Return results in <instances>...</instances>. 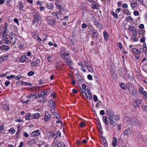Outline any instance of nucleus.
Masks as SVG:
<instances>
[{"label": "nucleus", "mask_w": 147, "mask_h": 147, "mask_svg": "<svg viewBox=\"0 0 147 147\" xmlns=\"http://www.w3.org/2000/svg\"><path fill=\"white\" fill-rule=\"evenodd\" d=\"M107 113L109 116L108 119L109 120L111 125L115 127L116 126V124L115 123L113 119L114 116V112L111 109L108 108L106 109Z\"/></svg>", "instance_id": "obj_1"}, {"label": "nucleus", "mask_w": 147, "mask_h": 147, "mask_svg": "<svg viewBox=\"0 0 147 147\" xmlns=\"http://www.w3.org/2000/svg\"><path fill=\"white\" fill-rule=\"evenodd\" d=\"M127 123L128 125L134 126H140L141 125V123L138 119L134 118L131 117L127 121Z\"/></svg>", "instance_id": "obj_2"}, {"label": "nucleus", "mask_w": 147, "mask_h": 147, "mask_svg": "<svg viewBox=\"0 0 147 147\" xmlns=\"http://www.w3.org/2000/svg\"><path fill=\"white\" fill-rule=\"evenodd\" d=\"M33 20L32 21V24L36 25V26L41 19V16L38 12L36 13L33 15Z\"/></svg>", "instance_id": "obj_3"}, {"label": "nucleus", "mask_w": 147, "mask_h": 147, "mask_svg": "<svg viewBox=\"0 0 147 147\" xmlns=\"http://www.w3.org/2000/svg\"><path fill=\"white\" fill-rule=\"evenodd\" d=\"M16 40V38L15 37H10L9 40L8 39L7 40L5 43L7 44L10 43L12 45H13L15 43Z\"/></svg>", "instance_id": "obj_4"}, {"label": "nucleus", "mask_w": 147, "mask_h": 147, "mask_svg": "<svg viewBox=\"0 0 147 147\" xmlns=\"http://www.w3.org/2000/svg\"><path fill=\"white\" fill-rule=\"evenodd\" d=\"M40 60L38 59H34L33 61L31 63V65L33 67H35L38 66L40 62Z\"/></svg>", "instance_id": "obj_5"}, {"label": "nucleus", "mask_w": 147, "mask_h": 147, "mask_svg": "<svg viewBox=\"0 0 147 147\" xmlns=\"http://www.w3.org/2000/svg\"><path fill=\"white\" fill-rule=\"evenodd\" d=\"M61 57L64 59H65L67 57H69V54L67 53H65L63 50L61 51Z\"/></svg>", "instance_id": "obj_6"}, {"label": "nucleus", "mask_w": 147, "mask_h": 147, "mask_svg": "<svg viewBox=\"0 0 147 147\" xmlns=\"http://www.w3.org/2000/svg\"><path fill=\"white\" fill-rule=\"evenodd\" d=\"M40 132L39 130H34L31 133L32 137L37 136L40 135Z\"/></svg>", "instance_id": "obj_7"}, {"label": "nucleus", "mask_w": 147, "mask_h": 147, "mask_svg": "<svg viewBox=\"0 0 147 147\" xmlns=\"http://www.w3.org/2000/svg\"><path fill=\"white\" fill-rule=\"evenodd\" d=\"M97 1H94V2L91 3L92 7L93 9H98L99 7L98 4L96 2Z\"/></svg>", "instance_id": "obj_8"}, {"label": "nucleus", "mask_w": 147, "mask_h": 147, "mask_svg": "<svg viewBox=\"0 0 147 147\" xmlns=\"http://www.w3.org/2000/svg\"><path fill=\"white\" fill-rule=\"evenodd\" d=\"M90 34L93 35V37L94 38H96L98 36V33L97 32L96 30L95 29L94 30L90 31Z\"/></svg>", "instance_id": "obj_9"}, {"label": "nucleus", "mask_w": 147, "mask_h": 147, "mask_svg": "<svg viewBox=\"0 0 147 147\" xmlns=\"http://www.w3.org/2000/svg\"><path fill=\"white\" fill-rule=\"evenodd\" d=\"M66 62L67 63L68 65H69V67L71 68V67L70 66L72 65L73 63V62L71 61V59L69 58V57H67L65 59H64Z\"/></svg>", "instance_id": "obj_10"}, {"label": "nucleus", "mask_w": 147, "mask_h": 147, "mask_svg": "<svg viewBox=\"0 0 147 147\" xmlns=\"http://www.w3.org/2000/svg\"><path fill=\"white\" fill-rule=\"evenodd\" d=\"M10 49V47L8 46L3 45L0 47V49L3 51H7Z\"/></svg>", "instance_id": "obj_11"}, {"label": "nucleus", "mask_w": 147, "mask_h": 147, "mask_svg": "<svg viewBox=\"0 0 147 147\" xmlns=\"http://www.w3.org/2000/svg\"><path fill=\"white\" fill-rule=\"evenodd\" d=\"M50 115L48 113H46L44 117V121L47 122L49 120L50 118Z\"/></svg>", "instance_id": "obj_12"}, {"label": "nucleus", "mask_w": 147, "mask_h": 147, "mask_svg": "<svg viewBox=\"0 0 147 147\" xmlns=\"http://www.w3.org/2000/svg\"><path fill=\"white\" fill-rule=\"evenodd\" d=\"M48 106L51 108H55V103L54 102H48Z\"/></svg>", "instance_id": "obj_13"}, {"label": "nucleus", "mask_w": 147, "mask_h": 147, "mask_svg": "<svg viewBox=\"0 0 147 147\" xmlns=\"http://www.w3.org/2000/svg\"><path fill=\"white\" fill-rule=\"evenodd\" d=\"M47 20L48 24L50 25H53L55 23L54 20L52 19H47Z\"/></svg>", "instance_id": "obj_14"}, {"label": "nucleus", "mask_w": 147, "mask_h": 147, "mask_svg": "<svg viewBox=\"0 0 147 147\" xmlns=\"http://www.w3.org/2000/svg\"><path fill=\"white\" fill-rule=\"evenodd\" d=\"M113 140L112 141V144L113 146L115 147L117 145V139L115 137H113Z\"/></svg>", "instance_id": "obj_15"}, {"label": "nucleus", "mask_w": 147, "mask_h": 147, "mask_svg": "<svg viewBox=\"0 0 147 147\" xmlns=\"http://www.w3.org/2000/svg\"><path fill=\"white\" fill-rule=\"evenodd\" d=\"M103 34L105 40L106 41H107L108 39V38L109 37V34L108 32L104 31L103 32Z\"/></svg>", "instance_id": "obj_16"}, {"label": "nucleus", "mask_w": 147, "mask_h": 147, "mask_svg": "<svg viewBox=\"0 0 147 147\" xmlns=\"http://www.w3.org/2000/svg\"><path fill=\"white\" fill-rule=\"evenodd\" d=\"M94 25H96V26L100 29L102 28V26L98 21H95V22H94Z\"/></svg>", "instance_id": "obj_17"}, {"label": "nucleus", "mask_w": 147, "mask_h": 147, "mask_svg": "<svg viewBox=\"0 0 147 147\" xmlns=\"http://www.w3.org/2000/svg\"><path fill=\"white\" fill-rule=\"evenodd\" d=\"M102 120L105 123V124L107 125L109 123L107 117L106 116H103L102 118Z\"/></svg>", "instance_id": "obj_18"}, {"label": "nucleus", "mask_w": 147, "mask_h": 147, "mask_svg": "<svg viewBox=\"0 0 147 147\" xmlns=\"http://www.w3.org/2000/svg\"><path fill=\"white\" fill-rule=\"evenodd\" d=\"M141 103V102H133V106L135 107H138Z\"/></svg>", "instance_id": "obj_19"}, {"label": "nucleus", "mask_w": 147, "mask_h": 147, "mask_svg": "<svg viewBox=\"0 0 147 147\" xmlns=\"http://www.w3.org/2000/svg\"><path fill=\"white\" fill-rule=\"evenodd\" d=\"M137 34H134L131 36V39L133 40V42H137L138 40V39L136 38Z\"/></svg>", "instance_id": "obj_20"}, {"label": "nucleus", "mask_w": 147, "mask_h": 147, "mask_svg": "<svg viewBox=\"0 0 147 147\" xmlns=\"http://www.w3.org/2000/svg\"><path fill=\"white\" fill-rule=\"evenodd\" d=\"M39 116L40 114L38 113H37L33 114L32 116L31 117L32 119H37Z\"/></svg>", "instance_id": "obj_21"}, {"label": "nucleus", "mask_w": 147, "mask_h": 147, "mask_svg": "<svg viewBox=\"0 0 147 147\" xmlns=\"http://www.w3.org/2000/svg\"><path fill=\"white\" fill-rule=\"evenodd\" d=\"M32 115L30 113H28L26 114L25 118L26 120H29L32 119L31 117Z\"/></svg>", "instance_id": "obj_22"}, {"label": "nucleus", "mask_w": 147, "mask_h": 147, "mask_svg": "<svg viewBox=\"0 0 147 147\" xmlns=\"http://www.w3.org/2000/svg\"><path fill=\"white\" fill-rule=\"evenodd\" d=\"M129 128L128 129H125L123 133V134L124 136H128L129 134V131L130 130Z\"/></svg>", "instance_id": "obj_23"}, {"label": "nucleus", "mask_w": 147, "mask_h": 147, "mask_svg": "<svg viewBox=\"0 0 147 147\" xmlns=\"http://www.w3.org/2000/svg\"><path fill=\"white\" fill-rule=\"evenodd\" d=\"M46 7L48 9H51L53 8V6L52 3H47Z\"/></svg>", "instance_id": "obj_24"}, {"label": "nucleus", "mask_w": 147, "mask_h": 147, "mask_svg": "<svg viewBox=\"0 0 147 147\" xmlns=\"http://www.w3.org/2000/svg\"><path fill=\"white\" fill-rule=\"evenodd\" d=\"M121 88L125 90L127 88V86L126 85H125L123 83L121 82L119 84Z\"/></svg>", "instance_id": "obj_25"}, {"label": "nucleus", "mask_w": 147, "mask_h": 147, "mask_svg": "<svg viewBox=\"0 0 147 147\" xmlns=\"http://www.w3.org/2000/svg\"><path fill=\"white\" fill-rule=\"evenodd\" d=\"M124 14H126L127 15H130L131 14V12H130L129 10L128 9H125L123 11Z\"/></svg>", "instance_id": "obj_26"}, {"label": "nucleus", "mask_w": 147, "mask_h": 147, "mask_svg": "<svg viewBox=\"0 0 147 147\" xmlns=\"http://www.w3.org/2000/svg\"><path fill=\"white\" fill-rule=\"evenodd\" d=\"M19 9L20 10L23 11L24 10V6L22 3L21 1L19 2Z\"/></svg>", "instance_id": "obj_27"}, {"label": "nucleus", "mask_w": 147, "mask_h": 147, "mask_svg": "<svg viewBox=\"0 0 147 147\" xmlns=\"http://www.w3.org/2000/svg\"><path fill=\"white\" fill-rule=\"evenodd\" d=\"M32 34L33 38L35 39H37L39 36L38 34L36 32H33L32 33Z\"/></svg>", "instance_id": "obj_28"}, {"label": "nucleus", "mask_w": 147, "mask_h": 147, "mask_svg": "<svg viewBox=\"0 0 147 147\" xmlns=\"http://www.w3.org/2000/svg\"><path fill=\"white\" fill-rule=\"evenodd\" d=\"M84 65L86 67L91 65L88 59L84 61Z\"/></svg>", "instance_id": "obj_29"}, {"label": "nucleus", "mask_w": 147, "mask_h": 147, "mask_svg": "<svg viewBox=\"0 0 147 147\" xmlns=\"http://www.w3.org/2000/svg\"><path fill=\"white\" fill-rule=\"evenodd\" d=\"M97 127L99 132H101L102 130V128L101 123L100 122H98Z\"/></svg>", "instance_id": "obj_30"}, {"label": "nucleus", "mask_w": 147, "mask_h": 147, "mask_svg": "<svg viewBox=\"0 0 147 147\" xmlns=\"http://www.w3.org/2000/svg\"><path fill=\"white\" fill-rule=\"evenodd\" d=\"M57 147H66L65 144L62 142H59L58 144Z\"/></svg>", "instance_id": "obj_31"}, {"label": "nucleus", "mask_w": 147, "mask_h": 147, "mask_svg": "<svg viewBox=\"0 0 147 147\" xmlns=\"http://www.w3.org/2000/svg\"><path fill=\"white\" fill-rule=\"evenodd\" d=\"M55 140L56 139L59 138L61 136V134L59 131H58L55 134Z\"/></svg>", "instance_id": "obj_32"}, {"label": "nucleus", "mask_w": 147, "mask_h": 147, "mask_svg": "<svg viewBox=\"0 0 147 147\" xmlns=\"http://www.w3.org/2000/svg\"><path fill=\"white\" fill-rule=\"evenodd\" d=\"M26 57L25 56H24L21 57L20 59V61L24 63L26 60Z\"/></svg>", "instance_id": "obj_33"}, {"label": "nucleus", "mask_w": 147, "mask_h": 147, "mask_svg": "<svg viewBox=\"0 0 147 147\" xmlns=\"http://www.w3.org/2000/svg\"><path fill=\"white\" fill-rule=\"evenodd\" d=\"M3 108L6 110H8V111L9 110V107L8 105H7L4 104L3 105Z\"/></svg>", "instance_id": "obj_34"}, {"label": "nucleus", "mask_w": 147, "mask_h": 147, "mask_svg": "<svg viewBox=\"0 0 147 147\" xmlns=\"http://www.w3.org/2000/svg\"><path fill=\"white\" fill-rule=\"evenodd\" d=\"M103 106V104L101 102H99L96 104V107H97L98 108H99L100 107H102Z\"/></svg>", "instance_id": "obj_35"}, {"label": "nucleus", "mask_w": 147, "mask_h": 147, "mask_svg": "<svg viewBox=\"0 0 147 147\" xmlns=\"http://www.w3.org/2000/svg\"><path fill=\"white\" fill-rule=\"evenodd\" d=\"M62 3L61 2L58 1H55V4L56 6L57 7H59L60 6V5Z\"/></svg>", "instance_id": "obj_36"}, {"label": "nucleus", "mask_w": 147, "mask_h": 147, "mask_svg": "<svg viewBox=\"0 0 147 147\" xmlns=\"http://www.w3.org/2000/svg\"><path fill=\"white\" fill-rule=\"evenodd\" d=\"M111 13L114 18L116 19H117L118 18V15L116 13H115L113 11H112L111 12Z\"/></svg>", "instance_id": "obj_37"}, {"label": "nucleus", "mask_w": 147, "mask_h": 147, "mask_svg": "<svg viewBox=\"0 0 147 147\" xmlns=\"http://www.w3.org/2000/svg\"><path fill=\"white\" fill-rule=\"evenodd\" d=\"M58 8L60 9V11L61 10L63 11L65 10V6L63 4L60 5V6L58 7Z\"/></svg>", "instance_id": "obj_38"}, {"label": "nucleus", "mask_w": 147, "mask_h": 147, "mask_svg": "<svg viewBox=\"0 0 147 147\" xmlns=\"http://www.w3.org/2000/svg\"><path fill=\"white\" fill-rule=\"evenodd\" d=\"M137 5V3L136 1L135 3H130V6L132 8H134Z\"/></svg>", "instance_id": "obj_39"}, {"label": "nucleus", "mask_w": 147, "mask_h": 147, "mask_svg": "<svg viewBox=\"0 0 147 147\" xmlns=\"http://www.w3.org/2000/svg\"><path fill=\"white\" fill-rule=\"evenodd\" d=\"M126 85L128 89L129 90V88H132L133 87V85L130 82H127L126 83Z\"/></svg>", "instance_id": "obj_40"}, {"label": "nucleus", "mask_w": 147, "mask_h": 147, "mask_svg": "<svg viewBox=\"0 0 147 147\" xmlns=\"http://www.w3.org/2000/svg\"><path fill=\"white\" fill-rule=\"evenodd\" d=\"M125 20L126 21H131L133 20V19L131 16H128L125 18Z\"/></svg>", "instance_id": "obj_41"}, {"label": "nucleus", "mask_w": 147, "mask_h": 147, "mask_svg": "<svg viewBox=\"0 0 147 147\" xmlns=\"http://www.w3.org/2000/svg\"><path fill=\"white\" fill-rule=\"evenodd\" d=\"M7 30V26L6 25L3 28V32L2 34H6Z\"/></svg>", "instance_id": "obj_42"}, {"label": "nucleus", "mask_w": 147, "mask_h": 147, "mask_svg": "<svg viewBox=\"0 0 147 147\" xmlns=\"http://www.w3.org/2000/svg\"><path fill=\"white\" fill-rule=\"evenodd\" d=\"M2 36L3 40H5L6 42L7 40L8 39V38H7V34H2Z\"/></svg>", "instance_id": "obj_43"}, {"label": "nucleus", "mask_w": 147, "mask_h": 147, "mask_svg": "<svg viewBox=\"0 0 147 147\" xmlns=\"http://www.w3.org/2000/svg\"><path fill=\"white\" fill-rule=\"evenodd\" d=\"M87 69H88L89 71L91 72H93V68L91 67V65L86 67Z\"/></svg>", "instance_id": "obj_44"}, {"label": "nucleus", "mask_w": 147, "mask_h": 147, "mask_svg": "<svg viewBox=\"0 0 147 147\" xmlns=\"http://www.w3.org/2000/svg\"><path fill=\"white\" fill-rule=\"evenodd\" d=\"M143 89H144V88L142 87H141V86L139 88V89H138L139 92L140 93L142 94V93H143V92H144L145 91Z\"/></svg>", "instance_id": "obj_45"}, {"label": "nucleus", "mask_w": 147, "mask_h": 147, "mask_svg": "<svg viewBox=\"0 0 147 147\" xmlns=\"http://www.w3.org/2000/svg\"><path fill=\"white\" fill-rule=\"evenodd\" d=\"M9 133L11 132L12 134H14L16 132V130L14 129L11 128L8 130Z\"/></svg>", "instance_id": "obj_46"}, {"label": "nucleus", "mask_w": 147, "mask_h": 147, "mask_svg": "<svg viewBox=\"0 0 147 147\" xmlns=\"http://www.w3.org/2000/svg\"><path fill=\"white\" fill-rule=\"evenodd\" d=\"M142 94L143 95V97L144 99L147 98V92L146 91L144 92Z\"/></svg>", "instance_id": "obj_47"}, {"label": "nucleus", "mask_w": 147, "mask_h": 147, "mask_svg": "<svg viewBox=\"0 0 147 147\" xmlns=\"http://www.w3.org/2000/svg\"><path fill=\"white\" fill-rule=\"evenodd\" d=\"M114 119L116 120H119L120 119L119 115L117 114L115 115L114 117Z\"/></svg>", "instance_id": "obj_48"}, {"label": "nucleus", "mask_w": 147, "mask_h": 147, "mask_svg": "<svg viewBox=\"0 0 147 147\" xmlns=\"http://www.w3.org/2000/svg\"><path fill=\"white\" fill-rule=\"evenodd\" d=\"M16 76L12 75L9 76H7L6 77V78L8 79H10V78H15Z\"/></svg>", "instance_id": "obj_49"}, {"label": "nucleus", "mask_w": 147, "mask_h": 147, "mask_svg": "<svg viewBox=\"0 0 147 147\" xmlns=\"http://www.w3.org/2000/svg\"><path fill=\"white\" fill-rule=\"evenodd\" d=\"M59 143V142H58L57 140H55L53 142V145L54 146H56V147H57V146L58 144Z\"/></svg>", "instance_id": "obj_50"}, {"label": "nucleus", "mask_w": 147, "mask_h": 147, "mask_svg": "<svg viewBox=\"0 0 147 147\" xmlns=\"http://www.w3.org/2000/svg\"><path fill=\"white\" fill-rule=\"evenodd\" d=\"M34 74V72L32 71L29 72L28 73V75L29 76H31Z\"/></svg>", "instance_id": "obj_51"}, {"label": "nucleus", "mask_w": 147, "mask_h": 147, "mask_svg": "<svg viewBox=\"0 0 147 147\" xmlns=\"http://www.w3.org/2000/svg\"><path fill=\"white\" fill-rule=\"evenodd\" d=\"M22 84L23 85H26L27 86H31L32 85V84L31 83L26 82L24 81L22 82Z\"/></svg>", "instance_id": "obj_52"}, {"label": "nucleus", "mask_w": 147, "mask_h": 147, "mask_svg": "<svg viewBox=\"0 0 147 147\" xmlns=\"http://www.w3.org/2000/svg\"><path fill=\"white\" fill-rule=\"evenodd\" d=\"M79 125L81 127H82L85 125V124L84 122L82 121L80 123Z\"/></svg>", "instance_id": "obj_53"}, {"label": "nucleus", "mask_w": 147, "mask_h": 147, "mask_svg": "<svg viewBox=\"0 0 147 147\" xmlns=\"http://www.w3.org/2000/svg\"><path fill=\"white\" fill-rule=\"evenodd\" d=\"M88 29L90 31H92V30H95V29L93 28V27L92 25H88Z\"/></svg>", "instance_id": "obj_54"}, {"label": "nucleus", "mask_w": 147, "mask_h": 147, "mask_svg": "<svg viewBox=\"0 0 147 147\" xmlns=\"http://www.w3.org/2000/svg\"><path fill=\"white\" fill-rule=\"evenodd\" d=\"M131 51L132 52L136 54L137 51H138V49L135 48H132L131 49Z\"/></svg>", "instance_id": "obj_55"}, {"label": "nucleus", "mask_w": 147, "mask_h": 147, "mask_svg": "<svg viewBox=\"0 0 147 147\" xmlns=\"http://www.w3.org/2000/svg\"><path fill=\"white\" fill-rule=\"evenodd\" d=\"M22 76L20 75H18L17 76L16 78H15V80H18L22 78Z\"/></svg>", "instance_id": "obj_56"}, {"label": "nucleus", "mask_w": 147, "mask_h": 147, "mask_svg": "<svg viewBox=\"0 0 147 147\" xmlns=\"http://www.w3.org/2000/svg\"><path fill=\"white\" fill-rule=\"evenodd\" d=\"M142 108L144 111H146L147 112V105H142Z\"/></svg>", "instance_id": "obj_57"}, {"label": "nucleus", "mask_w": 147, "mask_h": 147, "mask_svg": "<svg viewBox=\"0 0 147 147\" xmlns=\"http://www.w3.org/2000/svg\"><path fill=\"white\" fill-rule=\"evenodd\" d=\"M51 14L53 15L56 17L58 19H59L58 16V14L55 12H52L51 13Z\"/></svg>", "instance_id": "obj_58"}, {"label": "nucleus", "mask_w": 147, "mask_h": 147, "mask_svg": "<svg viewBox=\"0 0 147 147\" xmlns=\"http://www.w3.org/2000/svg\"><path fill=\"white\" fill-rule=\"evenodd\" d=\"M142 49V48H141L140 49H138V51H137L138 54L140 55V54L141 53V51Z\"/></svg>", "instance_id": "obj_59"}, {"label": "nucleus", "mask_w": 147, "mask_h": 147, "mask_svg": "<svg viewBox=\"0 0 147 147\" xmlns=\"http://www.w3.org/2000/svg\"><path fill=\"white\" fill-rule=\"evenodd\" d=\"M146 40V38L145 37H142V38L140 39V41L141 42H145V40Z\"/></svg>", "instance_id": "obj_60"}, {"label": "nucleus", "mask_w": 147, "mask_h": 147, "mask_svg": "<svg viewBox=\"0 0 147 147\" xmlns=\"http://www.w3.org/2000/svg\"><path fill=\"white\" fill-rule=\"evenodd\" d=\"M77 78L78 79V80L80 82H82V78H81V76L80 75H78L77 76Z\"/></svg>", "instance_id": "obj_61"}, {"label": "nucleus", "mask_w": 147, "mask_h": 147, "mask_svg": "<svg viewBox=\"0 0 147 147\" xmlns=\"http://www.w3.org/2000/svg\"><path fill=\"white\" fill-rule=\"evenodd\" d=\"M135 16H137L139 15V13L138 11L135 10L133 12Z\"/></svg>", "instance_id": "obj_62"}, {"label": "nucleus", "mask_w": 147, "mask_h": 147, "mask_svg": "<svg viewBox=\"0 0 147 147\" xmlns=\"http://www.w3.org/2000/svg\"><path fill=\"white\" fill-rule=\"evenodd\" d=\"M47 59L48 61L49 62L52 61V59L51 58V56L50 55H49L48 56V57Z\"/></svg>", "instance_id": "obj_63"}, {"label": "nucleus", "mask_w": 147, "mask_h": 147, "mask_svg": "<svg viewBox=\"0 0 147 147\" xmlns=\"http://www.w3.org/2000/svg\"><path fill=\"white\" fill-rule=\"evenodd\" d=\"M142 140L144 142H147V136H145L143 138Z\"/></svg>", "instance_id": "obj_64"}]
</instances>
